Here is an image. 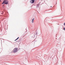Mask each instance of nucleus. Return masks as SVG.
<instances>
[{
	"label": "nucleus",
	"mask_w": 65,
	"mask_h": 65,
	"mask_svg": "<svg viewBox=\"0 0 65 65\" xmlns=\"http://www.w3.org/2000/svg\"><path fill=\"white\" fill-rule=\"evenodd\" d=\"M30 2L31 3H33L34 2V0H31L30 1Z\"/></svg>",
	"instance_id": "7ed1b4c3"
},
{
	"label": "nucleus",
	"mask_w": 65,
	"mask_h": 65,
	"mask_svg": "<svg viewBox=\"0 0 65 65\" xmlns=\"http://www.w3.org/2000/svg\"><path fill=\"white\" fill-rule=\"evenodd\" d=\"M34 19H32V23H33V22H34Z\"/></svg>",
	"instance_id": "20e7f679"
},
{
	"label": "nucleus",
	"mask_w": 65,
	"mask_h": 65,
	"mask_svg": "<svg viewBox=\"0 0 65 65\" xmlns=\"http://www.w3.org/2000/svg\"><path fill=\"white\" fill-rule=\"evenodd\" d=\"M8 3V1H4L2 3V4H7Z\"/></svg>",
	"instance_id": "f257e3e1"
},
{
	"label": "nucleus",
	"mask_w": 65,
	"mask_h": 65,
	"mask_svg": "<svg viewBox=\"0 0 65 65\" xmlns=\"http://www.w3.org/2000/svg\"><path fill=\"white\" fill-rule=\"evenodd\" d=\"M1 1V0H0V1Z\"/></svg>",
	"instance_id": "0eeeda50"
},
{
	"label": "nucleus",
	"mask_w": 65,
	"mask_h": 65,
	"mask_svg": "<svg viewBox=\"0 0 65 65\" xmlns=\"http://www.w3.org/2000/svg\"><path fill=\"white\" fill-rule=\"evenodd\" d=\"M64 26H65V23H64Z\"/></svg>",
	"instance_id": "423d86ee"
},
{
	"label": "nucleus",
	"mask_w": 65,
	"mask_h": 65,
	"mask_svg": "<svg viewBox=\"0 0 65 65\" xmlns=\"http://www.w3.org/2000/svg\"><path fill=\"white\" fill-rule=\"evenodd\" d=\"M17 51H18V49L17 48H15L13 50V52L14 53H16L17 52Z\"/></svg>",
	"instance_id": "f03ea898"
},
{
	"label": "nucleus",
	"mask_w": 65,
	"mask_h": 65,
	"mask_svg": "<svg viewBox=\"0 0 65 65\" xmlns=\"http://www.w3.org/2000/svg\"><path fill=\"white\" fill-rule=\"evenodd\" d=\"M19 38V37H18V38L17 39H16L15 40V41H16V40H18V39Z\"/></svg>",
	"instance_id": "39448f33"
},
{
	"label": "nucleus",
	"mask_w": 65,
	"mask_h": 65,
	"mask_svg": "<svg viewBox=\"0 0 65 65\" xmlns=\"http://www.w3.org/2000/svg\"><path fill=\"white\" fill-rule=\"evenodd\" d=\"M51 7H52V6H51Z\"/></svg>",
	"instance_id": "6e6552de"
}]
</instances>
